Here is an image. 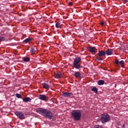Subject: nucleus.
Here are the masks:
<instances>
[{"instance_id":"obj_1","label":"nucleus","mask_w":128,"mask_h":128,"mask_svg":"<svg viewBox=\"0 0 128 128\" xmlns=\"http://www.w3.org/2000/svg\"><path fill=\"white\" fill-rule=\"evenodd\" d=\"M36 112L43 116L48 120H52L54 118V114L49 110L44 108H38L36 110Z\"/></svg>"},{"instance_id":"obj_2","label":"nucleus","mask_w":128,"mask_h":128,"mask_svg":"<svg viewBox=\"0 0 128 128\" xmlns=\"http://www.w3.org/2000/svg\"><path fill=\"white\" fill-rule=\"evenodd\" d=\"M71 116L74 120H80L82 111L80 110H72L71 112Z\"/></svg>"},{"instance_id":"obj_3","label":"nucleus","mask_w":128,"mask_h":128,"mask_svg":"<svg viewBox=\"0 0 128 128\" xmlns=\"http://www.w3.org/2000/svg\"><path fill=\"white\" fill-rule=\"evenodd\" d=\"M100 120L102 124H106L110 120V116L108 113H104L101 114Z\"/></svg>"},{"instance_id":"obj_4","label":"nucleus","mask_w":128,"mask_h":128,"mask_svg":"<svg viewBox=\"0 0 128 128\" xmlns=\"http://www.w3.org/2000/svg\"><path fill=\"white\" fill-rule=\"evenodd\" d=\"M82 62V58L80 57H78L74 59L73 62V66L76 70H80V68H82V66L80 64V62Z\"/></svg>"},{"instance_id":"obj_5","label":"nucleus","mask_w":128,"mask_h":128,"mask_svg":"<svg viewBox=\"0 0 128 128\" xmlns=\"http://www.w3.org/2000/svg\"><path fill=\"white\" fill-rule=\"evenodd\" d=\"M14 114L20 120H24L26 118V117H24V114L22 112L16 111Z\"/></svg>"},{"instance_id":"obj_6","label":"nucleus","mask_w":128,"mask_h":128,"mask_svg":"<svg viewBox=\"0 0 128 128\" xmlns=\"http://www.w3.org/2000/svg\"><path fill=\"white\" fill-rule=\"evenodd\" d=\"M72 96V92H64L62 94V96H64V98H70Z\"/></svg>"},{"instance_id":"obj_7","label":"nucleus","mask_w":128,"mask_h":128,"mask_svg":"<svg viewBox=\"0 0 128 128\" xmlns=\"http://www.w3.org/2000/svg\"><path fill=\"white\" fill-rule=\"evenodd\" d=\"M98 56H100V58L104 56H106V51L104 50L98 51Z\"/></svg>"},{"instance_id":"obj_8","label":"nucleus","mask_w":128,"mask_h":128,"mask_svg":"<svg viewBox=\"0 0 128 128\" xmlns=\"http://www.w3.org/2000/svg\"><path fill=\"white\" fill-rule=\"evenodd\" d=\"M105 54H106V56H112V50L110 48H108L105 52Z\"/></svg>"},{"instance_id":"obj_9","label":"nucleus","mask_w":128,"mask_h":128,"mask_svg":"<svg viewBox=\"0 0 128 128\" xmlns=\"http://www.w3.org/2000/svg\"><path fill=\"white\" fill-rule=\"evenodd\" d=\"M74 76H75V78H80L82 77V74H80V72H75Z\"/></svg>"},{"instance_id":"obj_10","label":"nucleus","mask_w":128,"mask_h":128,"mask_svg":"<svg viewBox=\"0 0 128 128\" xmlns=\"http://www.w3.org/2000/svg\"><path fill=\"white\" fill-rule=\"evenodd\" d=\"M39 99L41 100H46V96L44 94H40Z\"/></svg>"},{"instance_id":"obj_11","label":"nucleus","mask_w":128,"mask_h":128,"mask_svg":"<svg viewBox=\"0 0 128 128\" xmlns=\"http://www.w3.org/2000/svg\"><path fill=\"white\" fill-rule=\"evenodd\" d=\"M22 100L24 102H30V100H32V99H30V97H26L22 98Z\"/></svg>"},{"instance_id":"obj_12","label":"nucleus","mask_w":128,"mask_h":128,"mask_svg":"<svg viewBox=\"0 0 128 128\" xmlns=\"http://www.w3.org/2000/svg\"><path fill=\"white\" fill-rule=\"evenodd\" d=\"M89 50L90 52H96V47H90Z\"/></svg>"},{"instance_id":"obj_13","label":"nucleus","mask_w":128,"mask_h":128,"mask_svg":"<svg viewBox=\"0 0 128 128\" xmlns=\"http://www.w3.org/2000/svg\"><path fill=\"white\" fill-rule=\"evenodd\" d=\"M91 90L92 92H94L95 94H98V88H96V86H94Z\"/></svg>"},{"instance_id":"obj_14","label":"nucleus","mask_w":128,"mask_h":128,"mask_svg":"<svg viewBox=\"0 0 128 128\" xmlns=\"http://www.w3.org/2000/svg\"><path fill=\"white\" fill-rule=\"evenodd\" d=\"M42 84L44 88H46V89L50 88V85H48V84L43 83Z\"/></svg>"},{"instance_id":"obj_15","label":"nucleus","mask_w":128,"mask_h":128,"mask_svg":"<svg viewBox=\"0 0 128 128\" xmlns=\"http://www.w3.org/2000/svg\"><path fill=\"white\" fill-rule=\"evenodd\" d=\"M98 86H102V85L104 84V80H100L98 81Z\"/></svg>"},{"instance_id":"obj_16","label":"nucleus","mask_w":128,"mask_h":128,"mask_svg":"<svg viewBox=\"0 0 128 128\" xmlns=\"http://www.w3.org/2000/svg\"><path fill=\"white\" fill-rule=\"evenodd\" d=\"M23 60L24 62H30V58L29 57H24L23 58Z\"/></svg>"},{"instance_id":"obj_17","label":"nucleus","mask_w":128,"mask_h":128,"mask_svg":"<svg viewBox=\"0 0 128 128\" xmlns=\"http://www.w3.org/2000/svg\"><path fill=\"white\" fill-rule=\"evenodd\" d=\"M55 76L56 78H62V74H60V72L56 73L55 74Z\"/></svg>"},{"instance_id":"obj_18","label":"nucleus","mask_w":128,"mask_h":128,"mask_svg":"<svg viewBox=\"0 0 128 128\" xmlns=\"http://www.w3.org/2000/svg\"><path fill=\"white\" fill-rule=\"evenodd\" d=\"M30 40H32V38H27L25 40H24L23 41V42L24 44H28V42H30Z\"/></svg>"},{"instance_id":"obj_19","label":"nucleus","mask_w":128,"mask_h":128,"mask_svg":"<svg viewBox=\"0 0 128 128\" xmlns=\"http://www.w3.org/2000/svg\"><path fill=\"white\" fill-rule=\"evenodd\" d=\"M30 52L32 54H35L36 53V50H34V48H32L30 50Z\"/></svg>"},{"instance_id":"obj_20","label":"nucleus","mask_w":128,"mask_h":128,"mask_svg":"<svg viewBox=\"0 0 128 128\" xmlns=\"http://www.w3.org/2000/svg\"><path fill=\"white\" fill-rule=\"evenodd\" d=\"M56 28H60V23L56 22Z\"/></svg>"},{"instance_id":"obj_21","label":"nucleus","mask_w":128,"mask_h":128,"mask_svg":"<svg viewBox=\"0 0 128 128\" xmlns=\"http://www.w3.org/2000/svg\"><path fill=\"white\" fill-rule=\"evenodd\" d=\"M16 96L18 98H22V95L18 93L16 94Z\"/></svg>"},{"instance_id":"obj_22","label":"nucleus","mask_w":128,"mask_h":128,"mask_svg":"<svg viewBox=\"0 0 128 128\" xmlns=\"http://www.w3.org/2000/svg\"><path fill=\"white\" fill-rule=\"evenodd\" d=\"M120 64L122 65V68H124V60H121L120 62Z\"/></svg>"},{"instance_id":"obj_23","label":"nucleus","mask_w":128,"mask_h":128,"mask_svg":"<svg viewBox=\"0 0 128 128\" xmlns=\"http://www.w3.org/2000/svg\"><path fill=\"white\" fill-rule=\"evenodd\" d=\"M94 128H102V126L100 125H96L94 126Z\"/></svg>"},{"instance_id":"obj_24","label":"nucleus","mask_w":128,"mask_h":128,"mask_svg":"<svg viewBox=\"0 0 128 128\" xmlns=\"http://www.w3.org/2000/svg\"><path fill=\"white\" fill-rule=\"evenodd\" d=\"M0 42L4 41V38L0 36Z\"/></svg>"},{"instance_id":"obj_25","label":"nucleus","mask_w":128,"mask_h":128,"mask_svg":"<svg viewBox=\"0 0 128 128\" xmlns=\"http://www.w3.org/2000/svg\"><path fill=\"white\" fill-rule=\"evenodd\" d=\"M115 64H118V60H115Z\"/></svg>"},{"instance_id":"obj_26","label":"nucleus","mask_w":128,"mask_h":128,"mask_svg":"<svg viewBox=\"0 0 128 128\" xmlns=\"http://www.w3.org/2000/svg\"><path fill=\"white\" fill-rule=\"evenodd\" d=\"M96 60H102V58H96Z\"/></svg>"},{"instance_id":"obj_27","label":"nucleus","mask_w":128,"mask_h":128,"mask_svg":"<svg viewBox=\"0 0 128 128\" xmlns=\"http://www.w3.org/2000/svg\"><path fill=\"white\" fill-rule=\"evenodd\" d=\"M100 24L101 26H104V22H100Z\"/></svg>"},{"instance_id":"obj_28","label":"nucleus","mask_w":128,"mask_h":128,"mask_svg":"<svg viewBox=\"0 0 128 128\" xmlns=\"http://www.w3.org/2000/svg\"><path fill=\"white\" fill-rule=\"evenodd\" d=\"M68 4H69V6H72V2H69Z\"/></svg>"},{"instance_id":"obj_29","label":"nucleus","mask_w":128,"mask_h":128,"mask_svg":"<svg viewBox=\"0 0 128 128\" xmlns=\"http://www.w3.org/2000/svg\"><path fill=\"white\" fill-rule=\"evenodd\" d=\"M122 128H126V125H125L124 124L122 125Z\"/></svg>"},{"instance_id":"obj_30","label":"nucleus","mask_w":128,"mask_h":128,"mask_svg":"<svg viewBox=\"0 0 128 128\" xmlns=\"http://www.w3.org/2000/svg\"><path fill=\"white\" fill-rule=\"evenodd\" d=\"M116 128H120V127H117Z\"/></svg>"}]
</instances>
